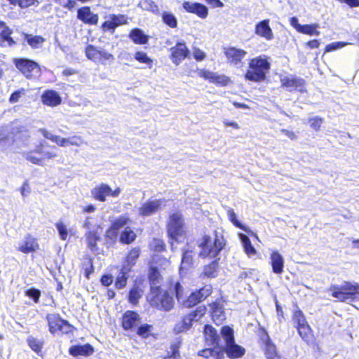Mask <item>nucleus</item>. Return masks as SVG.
<instances>
[{
    "label": "nucleus",
    "mask_w": 359,
    "mask_h": 359,
    "mask_svg": "<svg viewBox=\"0 0 359 359\" xmlns=\"http://www.w3.org/2000/svg\"><path fill=\"white\" fill-rule=\"evenodd\" d=\"M207 313V307L205 305L197 306L195 309L189 312V315L194 322L200 320Z\"/></svg>",
    "instance_id": "3c124183"
},
{
    "label": "nucleus",
    "mask_w": 359,
    "mask_h": 359,
    "mask_svg": "<svg viewBox=\"0 0 359 359\" xmlns=\"http://www.w3.org/2000/svg\"><path fill=\"white\" fill-rule=\"evenodd\" d=\"M193 251L187 250L183 252L182 264L184 267H189L193 264Z\"/></svg>",
    "instance_id": "052dcab7"
},
{
    "label": "nucleus",
    "mask_w": 359,
    "mask_h": 359,
    "mask_svg": "<svg viewBox=\"0 0 359 359\" xmlns=\"http://www.w3.org/2000/svg\"><path fill=\"white\" fill-rule=\"evenodd\" d=\"M86 57L95 63L105 65L107 62H112L114 60L113 54L108 53L102 48H99L93 44H88L85 48Z\"/></svg>",
    "instance_id": "f8f14e48"
},
{
    "label": "nucleus",
    "mask_w": 359,
    "mask_h": 359,
    "mask_svg": "<svg viewBox=\"0 0 359 359\" xmlns=\"http://www.w3.org/2000/svg\"><path fill=\"white\" fill-rule=\"evenodd\" d=\"M94 351L93 346L88 343L72 346L68 350L69 355L73 357H78L79 355L88 357L93 355Z\"/></svg>",
    "instance_id": "2f4dec72"
},
{
    "label": "nucleus",
    "mask_w": 359,
    "mask_h": 359,
    "mask_svg": "<svg viewBox=\"0 0 359 359\" xmlns=\"http://www.w3.org/2000/svg\"><path fill=\"white\" fill-rule=\"evenodd\" d=\"M55 226L58 230L61 240L65 241L68 237V231L66 226L62 222H57Z\"/></svg>",
    "instance_id": "338daca9"
},
{
    "label": "nucleus",
    "mask_w": 359,
    "mask_h": 359,
    "mask_svg": "<svg viewBox=\"0 0 359 359\" xmlns=\"http://www.w3.org/2000/svg\"><path fill=\"white\" fill-rule=\"evenodd\" d=\"M306 81L302 78L296 76H283L280 78V87L290 92H306Z\"/></svg>",
    "instance_id": "4468645a"
},
{
    "label": "nucleus",
    "mask_w": 359,
    "mask_h": 359,
    "mask_svg": "<svg viewBox=\"0 0 359 359\" xmlns=\"http://www.w3.org/2000/svg\"><path fill=\"white\" fill-rule=\"evenodd\" d=\"M101 230L102 227L97 226L96 229L88 231L85 234L88 247L93 252L98 250L97 243L102 239Z\"/></svg>",
    "instance_id": "cd10ccee"
},
{
    "label": "nucleus",
    "mask_w": 359,
    "mask_h": 359,
    "mask_svg": "<svg viewBox=\"0 0 359 359\" xmlns=\"http://www.w3.org/2000/svg\"><path fill=\"white\" fill-rule=\"evenodd\" d=\"M331 297L340 302H359V284L344 281L341 285L332 284L329 287Z\"/></svg>",
    "instance_id": "423d86ee"
},
{
    "label": "nucleus",
    "mask_w": 359,
    "mask_h": 359,
    "mask_svg": "<svg viewBox=\"0 0 359 359\" xmlns=\"http://www.w3.org/2000/svg\"><path fill=\"white\" fill-rule=\"evenodd\" d=\"M25 295L32 299L35 303H39L41 291L39 289L31 287L25 291Z\"/></svg>",
    "instance_id": "bf43d9fd"
},
{
    "label": "nucleus",
    "mask_w": 359,
    "mask_h": 359,
    "mask_svg": "<svg viewBox=\"0 0 359 359\" xmlns=\"http://www.w3.org/2000/svg\"><path fill=\"white\" fill-rule=\"evenodd\" d=\"M24 41L33 49L39 48L45 41V39L39 35L22 32Z\"/></svg>",
    "instance_id": "4c0bfd02"
},
{
    "label": "nucleus",
    "mask_w": 359,
    "mask_h": 359,
    "mask_svg": "<svg viewBox=\"0 0 359 359\" xmlns=\"http://www.w3.org/2000/svg\"><path fill=\"white\" fill-rule=\"evenodd\" d=\"M140 321V315L135 311L128 310L123 313L121 319V325L123 330H133Z\"/></svg>",
    "instance_id": "aec40b11"
},
{
    "label": "nucleus",
    "mask_w": 359,
    "mask_h": 359,
    "mask_svg": "<svg viewBox=\"0 0 359 359\" xmlns=\"http://www.w3.org/2000/svg\"><path fill=\"white\" fill-rule=\"evenodd\" d=\"M290 25L295 29V30L301 34L309 36H318L320 32L318 31L319 25L317 23L300 25L297 17H292L290 19Z\"/></svg>",
    "instance_id": "6ab92c4d"
},
{
    "label": "nucleus",
    "mask_w": 359,
    "mask_h": 359,
    "mask_svg": "<svg viewBox=\"0 0 359 359\" xmlns=\"http://www.w3.org/2000/svg\"><path fill=\"white\" fill-rule=\"evenodd\" d=\"M292 319L302 339L309 345L314 344L316 341L314 333L308 323L305 315L299 308L293 311Z\"/></svg>",
    "instance_id": "6e6552de"
},
{
    "label": "nucleus",
    "mask_w": 359,
    "mask_h": 359,
    "mask_svg": "<svg viewBox=\"0 0 359 359\" xmlns=\"http://www.w3.org/2000/svg\"><path fill=\"white\" fill-rule=\"evenodd\" d=\"M27 343L29 347L36 353L39 354L41 352L43 346V340L29 336L27 339Z\"/></svg>",
    "instance_id": "09e8293b"
},
{
    "label": "nucleus",
    "mask_w": 359,
    "mask_h": 359,
    "mask_svg": "<svg viewBox=\"0 0 359 359\" xmlns=\"http://www.w3.org/2000/svg\"><path fill=\"white\" fill-rule=\"evenodd\" d=\"M270 69L269 57L265 55H258L249 60L244 78L252 82H263L266 79Z\"/></svg>",
    "instance_id": "7ed1b4c3"
},
{
    "label": "nucleus",
    "mask_w": 359,
    "mask_h": 359,
    "mask_svg": "<svg viewBox=\"0 0 359 359\" xmlns=\"http://www.w3.org/2000/svg\"><path fill=\"white\" fill-rule=\"evenodd\" d=\"M130 222V219L128 215H120L111 222L110 226L106 231V236L110 239L116 238L118 230Z\"/></svg>",
    "instance_id": "412c9836"
},
{
    "label": "nucleus",
    "mask_w": 359,
    "mask_h": 359,
    "mask_svg": "<svg viewBox=\"0 0 359 359\" xmlns=\"http://www.w3.org/2000/svg\"><path fill=\"white\" fill-rule=\"evenodd\" d=\"M109 19L111 20L116 28L119 26L128 24V17L126 15L111 14L109 15Z\"/></svg>",
    "instance_id": "5fc2aeb1"
},
{
    "label": "nucleus",
    "mask_w": 359,
    "mask_h": 359,
    "mask_svg": "<svg viewBox=\"0 0 359 359\" xmlns=\"http://www.w3.org/2000/svg\"><path fill=\"white\" fill-rule=\"evenodd\" d=\"M153 325L144 323L136 327V334L143 339H146L149 337L156 338V334H152Z\"/></svg>",
    "instance_id": "49530a36"
},
{
    "label": "nucleus",
    "mask_w": 359,
    "mask_h": 359,
    "mask_svg": "<svg viewBox=\"0 0 359 359\" xmlns=\"http://www.w3.org/2000/svg\"><path fill=\"white\" fill-rule=\"evenodd\" d=\"M128 36L135 44L144 45L149 41V36L140 28L131 29Z\"/></svg>",
    "instance_id": "f704fd0d"
},
{
    "label": "nucleus",
    "mask_w": 359,
    "mask_h": 359,
    "mask_svg": "<svg viewBox=\"0 0 359 359\" xmlns=\"http://www.w3.org/2000/svg\"><path fill=\"white\" fill-rule=\"evenodd\" d=\"M162 279V276L157 266H150L148 272V280L150 285V288L153 287H160L157 284Z\"/></svg>",
    "instance_id": "a18cd8bd"
},
{
    "label": "nucleus",
    "mask_w": 359,
    "mask_h": 359,
    "mask_svg": "<svg viewBox=\"0 0 359 359\" xmlns=\"http://www.w3.org/2000/svg\"><path fill=\"white\" fill-rule=\"evenodd\" d=\"M219 264L217 259H213L204 266L203 274L208 278H215L217 276Z\"/></svg>",
    "instance_id": "de8ad7c7"
},
{
    "label": "nucleus",
    "mask_w": 359,
    "mask_h": 359,
    "mask_svg": "<svg viewBox=\"0 0 359 359\" xmlns=\"http://www.w3.org/2000/svg\"><path fill=\"white\" fill-rule=\"evenodd\" d=\"M223 53L229 64L237 66L242 63L247 55L243 49H239L234 46H228L223 48Z\"/></svg>",
    "instance_id": "f3484780"
},
{
    "label": "nucleus",
    "mask_w": 359,
    "mask_h": 359,
    "mask_svg": "<svg viewBox=\"0 0 359 359\" xmlns=\"http://www.w3.org/2000/svg\"><path fill=\"white\" fill-rule=\"evenodd\" d=\"M9 4L14 6H19L21 8H27L36 4H39L37 0H6Z\"/></svg>",
    "instance_id": "4d7b16f0"
},
{
    "label": "nucleus",
    "mask_w": 359,
    "mask_h": 359,
    "mask_svg": "<svg viewBox=\"0 0 359 359\" xmlns=\"http://www.w3.org/2000/svg\"><path fill=\"white\" fill-rule=\"evenodd\" d=\"M0 41L7 42L12 46L15 44V41L11 37L13 30L6 24L5 22L0 20Z\"/></svg>",
    "instance_id": "e433bc0d"
},
{
    "label": "nucleus",
    "mask_w": 359,
    "mask_h": 359,
    "mask_svg": "<svg viewBox=\"0 0 359 359\" xmlns=\"http://www.w3.org/2000/svg\"><path fill=\"white\" fill-rule=\"evenodd\" d=\"M323 122V119L320 116H315L309 119L311 128L316 131L320 130Z\"/></svg>",
    "instance_id": "0e129e2a"
},
{
    "label": "nucleus",
    "mask_w": 359,
    "mask_h": 359,
    "mask_svg": "<svg viewBox=\"0 0 359 359\" xmlns=\"http://www.w3.org/2000/svg\"><path fill=\"white\" fill-rule=\"evenodd\" d=\"M120 193L121 189L119 187L113 190L109 185L105 183H101L91 190L92 197L100 202L106 201L107 196L117 197Z\"/></svg>",
    "instance_id": "2eb2a0df"
},
{
    "label": "nucleus",
    "mask_w": 359,
    "mask_h": 359,
    "mask_svg": "<svg viewBox=\"0 0 359 359\" xmlns=\"http://www.w3.org/2000/svg\"><path fill=\"white\" fill-rule=\"evenodd\" d=\"M39 248L37 239L28 233L25 237L24 241L18 247L17 250L22 253L29 254L35 252Z\"/></svg>",
    "instance_id": "bb28decb"
},
{
    "label": "nucleus",
    "mask_w": 359,
    "mask_h": 359,
    "mask_svg": "<svg viewBox=\"0 0 359 359\" xmlns=\"http://www.w3.org/2000/svg\"><path fill=\"white\" fill-rule=\"evenodd\" d=\"M144 279L142 278H138L135 280L128 291L127 297V299L130 304L137 306L139 304V301L144 294Z\"/></svg>",
    "instance_id": "a211bd4d"
},
{
    "label": "nucleus",
    "mask_w": 359,
    "mask_h": 359,
    "mask_svg": "<svg viewBox=\"0 0 359 359\" xmlns=\"http://www.w3.org/2000/svg\"><path fill=\"white\" fill-rule=\"evenodd\" d=\"M86 259L87 260V264L86 267L83 268L84 276L88 280L90 278V276L94 271L93 260V258L90 257H87Z\"/></svg>",
    "instance_id": "e2e57ef3"
},
{
    "label": "nucleus",
    "mask_w": 359,
    "mask_h": 359,
    "mask_svg": "<svg viewBox=\"0 0 359 359\" xmlns=\"http://www.w3.org/2000/svg\"><path fill=\"white\" fill-rule=\"evenodd\" d=\"M212 83L217 86L224 87L231 83V79L228 76L224 74H218L217 73L215 72Z\"/></svg>",
    "instance_id": "8fccbe9b"
},
{
    "label": "nucleus",
    "mask_w": 359,
    "mask_h": 359,
    "mask_svg": "<svg viewBox=\"0 0 359 359\" xmlns=\"http://www.w3.org/2000/svg\"><path fill=\"white\" fill-rule=\"evenodd\" d=\"M166 231L168 237L175 241H178L180 238L185 236V224L181 213L174 212L169 216Z\"/></svg>",
    "instance_id": "9d476101"
},
{
    "label": "nucleus",
    "mask_w": 359,
    "mask_h": 359,
    "mask_svg": "<svg viewBox=\"0 0 359 359\" xmlns=\"http://www.w3.org/2000/svg\"><path fill=\"white\" fill-rule=\"evenodd\" d=\"M131 270L128 269L121 267L114 283L116 289H122L126 286L129 278L128 273Z\"/></svg>",
    "instance_id": "37998d69"
},
{
    "label": "nucleus",
    "mask_w": 359,
    "mask_h": 359,
    "mask_svg": "<svg viewBox=\"0 0 359 359\" xmlns=\"http://www.w3.org/2000/svg\"><path fill=\"white\" fill-rule=\"evenodd\" d=\"M203 341L207 345H219L220 335L217 330L211 325L205 324L203 330Z\"/></svg>",
    "instance_id": "393cba45"
},
{
    "label": "nucleus",
    "mask_w": 359,
    "mask_h": 359,
    "mask_svg": "<svg viewBox=\"0 0 359 359\" xmlns=\"http://www.w3.org/2000/svg\"><path fill=\"white\" fill-rule=\"evenodd\" d=\"M143 9L153 13H159L158 6L153 0H142Z\"/></svg>",
    "instance_id": "13d9d810"
},
{
    "label": "nucleus",
    "mask_w": 359,
    "mask_h": 359,
    "mask_svg": "<svg viewBox=\"0 0 359 359\" xmlns=\"http://www.w3.org/2000/svg\"><path fill=\"white\" fill-rule=\"evenodd\" d=\"M140 255V249L139 247H135L131 248L126 255L124 264L122 266V267L131 270L132 267L135 265Z\"/></svg>",
    "instance_id": "72a5a7b5"
},
{
    "label": "nucleus",
    "mask_w": 359,
    "mask_h": 359,
    "mask_svg": "<svg viewBox=\"0 0 359 359\" xmlns=\"http://www.w3.org/2000/svg\"><path fill=\"white\" fill-rule=\"evenodd\" d=\"M210 313L212 321L217 325H221L226 319L223 304L216 300L209 304Z\"/></svg>",
    "instance_id": "5701e85b"
},
{
    "label": "nucleus",
    "mask_w": 359,
    "mask_h": 359,
    "mask_svg": "<svg viewBox=\"0 0 359 359\" xmlns=\"http://www.w3.org/2000/svg\"><path fill=\"white\" fill-rule=\"evenodd\" d=\"M182 345V339L177 338L170 345V352L163 355L161 359H180L181 358L180 349Z\"/></svg>",
    "instance_id": "c9c22d12"
},
{
    "label": "nucleus",
    "mask_w": 359,
    "mask_h": 359,
    "mask_svg": "<svg viewBox=\"0 0 359 359\" xmlns=\"http://www.w3.org/2000/svg\"><path fill=\"white\" fill-rule=\"evenodd\" d=\"M269 23V19H265L259 22L255 25V33L267 41L272 40L273 39V33Z\"/></svg>",
    "instance_id": "c85d7f7f"
},
{
    "label": "nucleus",
    "mask_w": 359,
    "mask_h": 359,
    "mask_svg": "<svg viewBox=\"0 0 359 359\" xmlns=\"http://www.w3.org/2000/svg\"><path fill=\"white\" fill-rule=\"evenodd\" d=\"M193 57L197 62L203 61L206 57V54L204 51L197 47L193 48Z\"/></svg>",
    "instance_id": "774afa93"
},
{
    "label": "nucleus",
    "mask_w": 359,
    "mask_h": 359,
    "mask_svg": "<svg viewBox=\"0 0 359 359\" xmlns=\"http://www.w3.org/2000/svg\"><path fill=\"white\" fill-rule=\"evenodd\" d=\"M212 346L199 350L197 352V355L204 359H224L223 346L219 344Z\"/></svg>",
    "instance_id": "4be33fe9"
},
{
    "label": "nucleus",
    "mask_w": 359,
    "mask_h": 359,
    "mask_svg": "<svg viewBox=\"0 0 359 359\" xmlns=\"http://www.w3.org/2000/svg\"><path fill=\"white\" fill-rule=\"evenodd\" d=\"M162 21L165 25L170 28L174 29L177 27V20L171 13L163 12L162 13Z\"/></svg>",
    "instance_id": "864d4df0"
},
{
    "label": "nucleus",
    "mask_w": 359,
    "mask_h": 359,
    "mask_svg": "<svg viewBox=\"0 0 359 359\" xmlns=\"http://www.w3.org/2000/svg\"><path fill=\"white\" fill-rule=\"evenodd\" d=\"M134 58L140 64H145L149 68L153 67V60L143 51H136Z\"/></svg>",
    "instance_id": "603ef678"
},
{
    "label": "nucleus",
    "mask_w": 359,
    "mask_h": 359,
    "mask_svg": "<svg viewBox=\"0 0 359 359\" xmlns=\"http://www.w3.org/2000/svg\"><path fill=\"white\" fill-rule=\"evenodd\" d=\"M227 241L224 236L215 230L212 235L204 234L198 241L201 258H215L225 249Z\"/></svg>",
    "instance_id": "f03ea898"
},
{
    "label": "nucleus",
    "mask_w": 359,
    "mask_h": 359,
    "mask_svg": "<svg viewBox=\"0 0 359 359\" xmlns=\"http://www.w3.org/2000/svg\"><path fill=\"white\" fill-rule=\"evenodd\" d=\"M170 59L175 65H179L189 58L191 55L189 48L184 41H177L169 49Z\"/></svg>",
    "instance_id": "ddd939ff"
},
{
    "label": "nucleus",
    "mask_w": 359,
    "mask_h": 359,
    "mask_svg": "<svg viewBox=\"0 0 359 359\" xmlns=\"http://www.w3.org/2000/svg\"><path fill=\"white\" fill-rule=\"evenodd\" d=\"M136 238L135 232L130 227H126L120 234L119 242L124 245H130L136 240Z\"/></svg>",
    "instance_id": "c03bdc74"
},
{
    "label": "nucleus",
    "mask_w": 359,
    "mask_h": 359,
    "mask_svg": "<svg viewBox=\"0 0 359 359\" xmlns=\"http://www.w3.org/2000/svg\"><path fill=\"white\" fill-rule=\"evenodd\" d=\"M76 17L82 22L88 25H96L99 20L98 15L91 12L90 8L87 6L78 9Z\"/></svg>",
    "instance_id": "b1692460"
},
{
    "label": "nucleus",
    "mask_w": 359,
    "mask_h": 359,
    "mask_svg": "<svg viewBox=\"0 0 359 359\" xmlns=\"http://www.w3.org/2000/svg\"><path fill=\"white\" fill-rule=\"evenodd\" d=\"M220 333L224 341V355L226 354L230 359L241 358L245 354V349L236 343L233 328L229 325H224L222 327Z\"/></svg>",
    "instance_id": "0eeeda50"
},
{
    "label": "nucleus",
    "mask_w": 359,
    "mask_h": 359,
    "mask_svg": "<svg viewBox=\"0 0 359 359\" xmlns=\"http://www.w3.org/2000/svg\"><path fill=\"white\" fill-rule=\"evenodd\" d=\"M44 137L57 144L59 147L74 146L80 147L83 142V138L79 135H73L70 137H60L58 135H51L45 131L43 133Z\"/></svg>",
    "instance_id": "dca6fc26"
},
{
    "label": "nucleus",
    "mask_w": 359,
    "mask_h": 359,
    "mask_svg": "<svg viewBox=\"0 0 359 359\" xmlns=\"http://www.w3.org/2000/svg\"><path fill=\"white\" fill-rule=\"evenodd\" d=\"M168 288L170 292L174 293L181 305L187 309L193 308L205 301L213 292V287L211 285H205L202 287L192 291L185 297L184 288L180 281L175 280L172 278L168 280Z\"/></svg>",
    "instance_id": "f257e3e1"
},
{
    "label": "nucleus",
    "mask_w": 359,
    "mask_h": 359,
    "mask_svg": "<svg viewBox=\"0 0 359 359\" xmlns=\"http://www.w3.org/2000/svg\"><path fill=\"white\" fill-rule=\"evenodd\" d=\"M41 102L44 105L54 107L62 102V98L59 93L55 90H46L41 96Z\"/></svg>",
    "instance_id": "7c9ffc66"
},
{
    "label": "nucleus",
    "mask_w": 359,
    "mask_h": 359,
    "mask_svg": "<svg viewBox=\"0 0 359 359\" xmlns=\"http://www.w3.org/2000/svg\"><path fill=\"white\" fill-rule=\"evenodd\" d=\"M193 323L189 313H187L182 317L181 321L174 326L173 330L177 334L186 332L191 327Z\"/></svg>",
    "instance_id": "a19ab883"
},
{
    "label": "nucleus",
    "mask_w": 359,
    "mask_h": 359,
    "mask_svg": "<svg viewBox=\"0 0 359 359\" xmlns=\"http://www.w3.org/2000/svg\"><path fill=\"white\" fill-rule=\"evenodd\" d=\"M256 334L258 337L259 340L261 341L262 346L272 341V339H271L268 332L264 327L259 326L256 330Z\"/></svg>",
    "instance_id": "6e6d98bb"
},
{
    "label": "nucleus",
    "mask_w": 359,
    "mask_h": 359,
    "mask_svg": "<svg viewBox=\"0 0 359 359\" xmlns=\"http://www.w3.org/2000/svg\"><path fill=\"white\" fill-rule=\"evenodd\" d=\"M151 245V250L154 251L161 252L165 250V244L161 239L154 238Z\"/></svg>",
    "instance_id": "680f3d73"
},
{
    "label": "nucleus",
    "mask_w": 359,
    "mask_h": 359,
    "mask_svg": "<svg viewBox=\"0 0 359 359\" xmlns=\"http://www.w3.org/2000/svg\"><path fill=\"white\" fill-rule=\"evenodd\" d=\"M182 7L187 12L194 13L202 19H205L208 15L207 7L198 2L184 1Z\"/></svg>",
    "instance_id": "a878e982"
},
{
    "label": "nucleus",
    "mask_w": 359,
    "mask_h": 359,
    "mask_svg": "<svg viewBox=\"0 0 359 359\" xmlns=\"http://www.w3.org/2000/svg\"><path fill=\"white\" fill-rule=\"evenodd\" d=\"M272 271L276 274L283 272L284 259L283 256L278 251H273L270 255Z\"/></svg>",
    "instance_id": "473e14b6"
},
{
    "label": "nucleus",
    "mask_w": 359,
    "mask_h": 359,
    "mask_svg": "<svg viewBox=\"0 0 359 359\" xmlns=\"http://www.w3.org/2000/svg\"><path fill=\"white\" fill-rule=\"evenodd\" d=\"M13 62L18 71L27 79H33L41 73L38 62L28 58H14Z\"/></svg>",
    "instance_id": "9b49d317"
},
{
    "label": "nucleus",
    "mask_w": 359,
    "mask_h": 359,
    "mask_svg": "<svg viewBox=\"0 0 359 359\" xmlns=\"http://www.w3.org/2000/svg\"><path fill=\"white\" fill-rule=\"evenodd\" d=\"M238 238L242 243L243 250L248 257L255 255L257 252L252 245L250 238L243 233H239Z\"/></svg>",
    "instance_id": "79ce46f5"
},
{
    "label": "nucleus",
    "mask_w": 359,
    "mask_h": 359,
    "mask_svg": "<svg viewBox=\"0 0 359 359\" xmlns=\"http://www.w3.org/2000/svg\"><path fill=\"white\" fill-rule=\"evenodd\" d=\"M214 73L215 72L207 70L205 69H198V76H200L201 78L203 79L205 81H208L210 83H212Z\"/></svg>",
    "instance_id": "69168bd1"
},
{
    "label": "nucleus",
    "mask_w": 359,
    "mask_h": 359,
    "mask_svg": "<svg viewBox=\"0 0 359 359\" xmlns=\"http://www.w3.org/2000/svg\"><path fill=\"white\" fill-rule=\"evenodd\" d=\"M161 200L147 201L139 208L138 212L142 217L150 216L156 213L161 209Z\"/></svg>",
    "instance_id": "c756f323"
},
{
    "label": "nucleus",
    "mask_w": 359,
    "mask_h": 359,
    "mask_svg": "<svg viewBox=\"0 0 359 359\" xmlns=\"http://www.w3.org/2000/svg\"><path fill=\"white\" fill-rule=\"evenodd\" d=\"M227 215L229 221L237 228L243 230L250 236H253L257 238V235L256 233L251 231L246 226L241 224L237 219L236 215L233 209H229L227 211Z\"/></svg>",
    "instance_id": "ea45409f"
},
{
    "label": "nucleus",
    "mask_w": 359,
    "mask_h": 359,
    "mask_svg": "<svg viewBox=\"0 0 359 359\" xmlns=\"http://www.w3.org/2000/svg\"><path fill=\"white\" fill-rule=\"evenodd\" d=\"M262 349L266 359H281V355L273 341L263 345Z\"/></svg>",
    "instance_id": "58836bf2"
},
{
    "label": "nucleus",
    "mask_w": 359,
    "mask_h": 359,
    "mask_svg": "<svg viewBox=\"0 0 359 359\" xmlns=\"http://www.w3.org/2000/svg\"><path fill=\"white\" fill-rule=\"evenodd\" d=\"M55 146L49 144L46 141H41L33 149L23 154L25 159L32 164L43 165L45 161L53 159L57 156Z\"/></svg>",
    "instance_id": "20e7f679"
},
{
    "label": "nucleus",
    "mask_w": 359,
    "mask_h": 359,
    "mask_svg": "<svg viewBox=\"0 0 359 359\" xmlns=\"http://www.w3.org/2000/svg\"><path fill=\"white\" fill-rule=\"evenodd\" d=\"M48 330L53 335L68 334L74 327L67 320L62 318L58 313H48L46 316Z\"/></svg>",
    "instance_id": "1a4fd4ad"
},
{
    "label": "nucleus",
    "mask_w": 359,
    "mask_h": 359,
    "mask_svg": "<svg viewBox=\"0 0 359 359\" xmlns=\"http://www.w3.org/2000/svg\"><path fill=\"white\" fill-rule=\"evenodd\" d=\"M169 291L168 287L163 290L161 287H153L149 290L147 300L151 307L161 311H169L175 305L174 299Z\"/></svg>",
    "instance_id": "39448f33"
}]
</instances>
